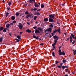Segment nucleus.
Listing matches in <instances>:
<instances>
[{
    "mask_svg": "<svg viewBox=\"0 0 76 76\" xmlns=\"http://www.w3.org/2000/svg\"><path fill=\"white\" fill-rule=\"evenodd\" d=\"M53 38L54 39H55L54 40V43L52 44V47H53V48L55 50L56 47H55V45H56V43L57 42V40L59 38L58 37V36H53Z\"/></svg>",
    "mask_w": 76,
    "mask_h": 76,
    "instance_id": "obj_1",
    "label": "nucleus"
},
{
    "mask_svg": "<svg viewBox=\"0 0 76 76\" xmlns=\"http://www.w3.org/2000/svg\"><path fill=\"white\" fill-rule=\"evenodd\" d=\"M51 31H52V29H51V28H50L49 29H47V30H45V32L47 34H48V32H51Z\"/></svg>",
    "mask_w": 76,
    "mask_h": 76,
    "instance_id": "obj_2",
    "label": "nucleus"
},
{
    "mask_svg": "<svg viewBox=\"0 0 76 76\" xmlns=\"http://www.w3.org/2000/svg\"><path fill=\"white\" fill-rule=\"evenodd\" d=\"M55 16L56 15L55 14H51V15H49V17L50 18H52V19H54L55 18Z\"/></svg>",
    "mask_w": 76,
    "mask_h": 76,
    "instance_id": "obj_3",
    "label": "nucleus"
},
{
    "mask_svg": "<svg viewBox=\"0 0 76 76\" xmlns=\"http://www.w3.org/2000/svg\"><path fill=\"white\" fill-rule=\"evenodd\" d=\"M18 26L19 28L20 29H22L23 28V25L22 24V23H19V25H18Z\"/></svg>",
    "mask_w": 76,
    "mask_h": 76,
    "instance_id": "obj_4",
    "label": "nucleus"
},
{
    "mask_svg": "<svg viewBox=\"0 0 76 76\" xmlns=\"http://www.w3.org/2000/svg\"><path fill=\"white\" fill-rule=\"evenodd\" d=\"M49 22H52V23L53 22H55V21L54 20H53V19L50 18H49Z\"/></svg>",
    "mask_w": 76,
    "mask_h": 76,
    "instance_id": "obj_5",
    "label": "nucleus"
},
{
    "mask_svg": "<svg viewBox=\"0 0 76 76\" xmlns=\"http://www.w3.org/2000/svg\"><path fill=\"white\" fill-rule=\"evenodd\" d=\"M38 29V30H39V31H40L42 32H42H43V31H42V28H41V27H39L38 28H37Z\"/></svg>",
    "mask_w": 76,
    "mask_h": 76,
    "instance_id": "obj_6",
    "label": "nucleus"
},
{
    "mask_svg": "<svg viewBox=\"0 0 76 76\" xmlns=\"http://www.w3.org/2000/svg\"><path fill=\"white\" fill-rule=\"evenodd\" d=\"M29 3H34L35 2V0H30Z\"/></svg>",
    "mask_w": 76,
    "mask_h": 76,
    "instance_id": "obj_7",
    "label": "nucleus"
},
{
    "mask_svg": "<svg viewBox=\"0 0 76 76\" xmlns=\"http://www.w3.org/2000/svg\"><path fill=\"white\" fill-rule=\"evenodd\" d=\"M57 32V30H55L53 33H52L51 34L52 36H53V35H55V34H56V32Z\"/></svg>",
    "mask_w": 76,
    "mask_h": 76,
    "instance_id": "obj_8",
    "label": "nucleus"
},
{
    "mask_svg": "<svg viewBox=\"0 0 76 76\" xmlns=\"http://www.w3.org/2000/svg\"><path fill=\"white\" fill-rule=\"evenodd\" d=\"M33 37L34 38H35L36 39H38L39 38V37H36V36L35 35V34H33Z\"/></svg>",
    "mask_w": 76,
    "mask_h": 76,
    "instance_id": "obj_9",
    "label": "nucleus"
},
{
    "mask_svg": "<svg viewBox=\"0 0 76 76\" xmlns=\"http://www.w3.org/2000/svg\"><path fill=\"white\" fill-rule=\"evenodd\" d=\"M26 32H28V33H31V32L32 31H31V30H30L29 29H28L26 30Z\"/></svg>",
    "mask_w": 76,
    "mask_h": 76,
    "instance_id": "obj_10",
    "label": "nucleus"
},
{
    "mask_svg": "<svg viewBox=\"0 0 76 76\" xmlns=\"http://www.w3.org/2000/svg\"><path fill=\"white\" fill-rule=\"evenodd\" d=\"M34 6L35 7H39V5L38 4H37V3H35L34 4Z\"/></svg>",
    "mask_w": 76,
    "mask_h": 76,
    "instance_id": "obj_11",
    "label": "nucleus"
},
{
    "mask_svg": "<svg viewBox=\"0 0 76 76\" xmlns=\"http://www.w3.org/2000/svg\"><path fill=\"white\" fill-rule=\"evenodd\" d=\"M58 53H59V55H60V56H61V50L59 49V50L58 51Z\"/></svg>",
    "mask_w": 76,
    "mask_h": 76,
    "instance_id": "obj_12",
    "label": "nucleus"
},
{
    "mask_svg": "<svg viewBox=\"0 0 76 76\" xmlns=\"http://www.w3.org/2000/svg\"><path fill=\"white\" fill-rule=\"evenodd\" d=\"M39 31L37 29H36L35 31V34H38V33H39Z\"/></svg>",
    "mask_w": 76,
    "mask_h": 76,
    "instance_id": "obj_13",
    "label": "nucleus"
},
{
    "mask_svg": "<svg viewBox=\"0 0 76 76\" xmlns=\"http://www.w3.org/2000/svg\"><path fill=\"white\" fill-rule=\"evenodd\" d=\"M48 21V18H45L44 19V22H47V21Z\"/></svg>",
    "mask_w": 76,
    "mask_h": 76,
    "instance_id": "obj_14",
    "label": "nucleus"
},
{
    "mask_svg": "<svg viewBox=\"0 0 76 76\" xmlns=\"http://www.w3.org/2000/svg\"><path fill=\"white\" fill-rule=\"evenodd\" d=\"M11 19L12 20H15V17L14 16H13L11 17Z\"/></svg>",
    "mask_w": 76,
    "mask_h": 76,
    "instance_id": "obj_15",
    "label": "nucleus"
},
{
    "mask_svg": "<svg viewBox=\"0 0 76 76\" xmlns=\"http://www.w3.org/2000/svg\"><path fill=\"white\" fill-rule=\"evenodd\" d=\"M70 43H72V36H70Z\"/></svg>",
    "mask_w": 76,
    "mask_h": 76,
    "instance_id": "obj_16",
    "label": "nucleus"
},
{
    "mask_svg": "<svg viewBox=\"0 0 76 76\" xmlns=\"http://www.w3.org/2000/svg\"><path fill=\"white\" fill-rule=\"evenodd\" d=\"M7 29V28H5L4 29V30H3V31L4 32H6L7 31H6V29Z\"/></svg>",
    "mask_w": 76,
    "mask_h": 76,
    "instance_id": "obj_17",
    "label": "nucleus"
},
{
    "mask_svg": "<svg viewBox=\"0 0 76 76\" xmlns=\"http://www.w3.org/2000/svg\"><path fill=\"white\" fill-rule=\"evenodd\" d=\"M10 26V25L9 24H7L6 26V27L7 28H9Z\"/></svg>",
    "mask_w": 76,
    "mask_h": 76,
    "instance_id": "obj_18",
    "label": "nucleus"
},
{
    "mask_svg": "<svg viewBox=\"0 0 76 76\" xmlns=\"http://www.w3.org/2000/svg\"><path fill=\"white\" fill-rule=\"evenodd\" d=\"M16 16H18L19 15H20V13L19 12H16Z\"/></svg>",
    "mask_w": 76,
    "mask_h": 76,
    "instance_id": "obj_19",
    "label": "nucleus"
},
{
    "mask_svg": "<svg viewBox=\"0 0 76 76\" xmlns=\"http://www.w3.org/2000/svg\"><path fill=\"white\" fill-rule=\"evenodd\" d=\"M66 54L65 53L64 51H63L61 53V55H63V56H65Z\"/></svg>",
    "mask_w": 76,
    "mask_h": 76,
    "instance_id": "obj_20",
    "label": "nucleus"
},
{
    "mask_svg": "<svg viewBox=\"0 0 76 76\" xmlns=\"http://www.w3.org/2000/svg\"><path fill=\"white\" fill-rule=\"evenodd\" d=\"M29 17H30V18H33V17H34V15L32 14L31 15L29 14Z\"/></svg>",
    "mask_w": 76,
    "mask_h": 76,
    "instance_id": "obj_21",
    "label": "nucleus"
},
{
    "mask_svg": "<svg viewBox=\"0 0 76 76\" xmlns=\"http://www.w3.org/2000/svg\"><path fill=\"white\" fill-rule=\"evenodd\" d=\"M57 31L59 32V34H60V28H58V29L57 30Z\"/></svg>",
    "mask_w": 76,
    "mask_h": 76,
    "instance_id": "obj_22",
    "label": "nucleus"
},
{
    "mask_svg": "<svg viewBox=\"0 0 76 76\" xmlns=\"http://www.w3.org/2000/svg\"><path fill=\"white\" fill-rule=\"evenodd\" d=\"M44 5L43 4H41V8H44Z\"/></svg>",
    "mask_w": 76,
    "mask_h": 76,
    "instance_id": "obj_23",
    "label": "nucleus"
},
{
    "mask_svg": "<svg viewBox=\"0 0 76 76\" xmlns=\"http://www.w3.org/2000/svg\"><path fill=\"white\" fill-rule=\"evenodd\" d=\"M17 37L18 39H20V36H17Z\"/></svg>",
    "mask_w": 76,
    "mask_h": 76,
    "instance_id": "obj_24",
    "label": "nucleus"
},
{
    "mask_svg": "<svg viewBox=\"0 0 76 76\" xmlns=\"http://www.w3.org/2000/svg\"><path fill=\"white\" fill-rule=\"evenodd\" d=\"M9 15V12H7L5 14V16L6 17H7L8 15Z\"/></svg>",
    "mask_w": 76,
    "mask_h": 76,
    "instance_id": "obj_25",
    "label": "nucleus"
},
{
    "mask_svg": "<svg viewBox=\"0 0 76 76\" xmlns=\"http://www.w3.org/2000/svg\"><path fill=\"white\" fill-rule=\"evenodd\" d=\"M3 29V27H1L0 28V31L1 32Z\"/></svg>",
    "mask_w": 76,
    "mask_h": 76,
    "instance_id": "obj_26",
    "label": "nucleus"
},
{
    "mask_svg": "<svg viewBox=\"0 0 76 76\" xmlns=\"http://www.w3.org/2000/svg\"><path fill=\"white\" fill-rule=\"evenodd\" d=\"M11 4H12V2H10V1H9L8 3V6H10L11 5Z\"/></svg>",
    "mask_w": 76,
    "mask_h": 76,
    "instance_id": "obj_27",
    "label": "nucleus"
},
{
    "mask_svg": "<svg viewBox=\"0 0 76 76\" xmlns=\"http://www.w3.org/2000/svg\"><path fill=\"white\" fill-rule=\"evenodd\" d=\"M37 16H35L34 17V20H36V19H37Z\"/></svg>",
    "mask_w": 76,
    "mask_h": 76,
    "instance_id": "obj_28",
    "label": "nucleus"
},
{
    "mask_svg": "<svg viewBox=\"0 0 76 76\" xmlns=\"http://www.w3.org/2000/svg\"><path fill=\"white\" fill-rule=\"evenodd\" d=\"M15 40H16V42H19L20 41V40L18 39H15Z\"/></svg>",
    "mask_w": 76,
    "mask_h": 76,
    "instance_id": "obj_29",
    "label": "nucleus"
},
{
    "mask_svg": "<svg viewBox=\"0 0 76 76\" xmlns=\"http://www.w3.org/2000/svg\"><path fill=\"white\" fill-rule=\"evenodd\" d=\"M75 54H76V50L74 51L73 53V54L74 55H75Z\"/></svg>",
    "mask_w": 76,
    "mask_h": 76,
    "instance_id": "obj_30",
    "label": "nucleus"
},
{
    "mask_svg": "<svg viewBox=\"0 0 76 76\" xmlns=\"http://www.w3.org/2000/svg\"><path fill=\"white\" fill-rule=\"evenodd\" d=\"M25 15H28L29 14V13L28 11H26L25 13Z\"/></svg>",
    "mask_w": 76,
    "mask_h": 76,
    "instance_id": "obj_31",
    "label": "nucleus"
},
{
    "mask_svg": "<svg viewBox=\"0 0 76 76\" xmlns=\"http://www.w3.org/2000/svg\"><path fill=\"white\" fill-rule=\"evenodd\" d=\"M50 27H51V28H53V24H50Z\"/></svg>",
    "mask_w": 76,
    "mask_h": 76,
    "instance_id": "obj_32",
    "label": "nucleus"
},
{
    "mask_svg": "<svg viewBox=\"0 0 76 76\" xmlns=\"http://www.w3.org/2000/svg\"><path fill=\"white\" fill-rule=\"evenodd\" d=\"M57 66L58 68H59L60 69H61L62 67V66Z\"/></svg>",
    "mask_w": 76,
    "mask_h": 76,
    "instance_id": "obj_33",
    "label": "nucleus"
},
{
    "mask_svg": "<svg viewBox=\"0 0 76 76\" xmlns=\"http://www.w3.org/2000/svg\"><path fill=\"white\" fill-rule=\"evenodd\" d=\"M36 15H39V16H40V13L39 12H37L36 13Z\"/></svg>",
    "mask_w": 76,
    "mask_h": 76,
    "instance_id": "obj_34",
    "label": "nucleus"
},
{
    "mask_svg": "<svg viewBox=\"0 0 76 76\" xmlns=\"http://www.w3.org/2000/svg\"><path fill=\"white\" fill-rule=\"evenodd\" d=\"M52 54L53 56V57H55V55L54 52H53L52 53Z\"/></svg>",
    "mask_w": 76,
    "mask_h": 76,
    "instance_id": "obj_35",
    "label": "nucleus"
},
{
    "mask_svg": "<svg viewBox=\"0 0 76 76\" xmlns=\"http://www.w3.org/2000/svg\"><path fill=\"white\" fill-rule=\"evenodd\" d=\"M2 39H3V38L2 37L0 38V42H2Z\"/></svg>",
    "mask_w": 76,
    "mask_h": 76,
    "instance_id": "obj_36",
    "label": "nucleus"
},
{
    "mask_svg": "<svg viewBox=\"0 0 76 76\" xmlns=\"http://www.w3.org/2000/svg\"><path fill=\"white\" fill-rule=\"evenodd\" d=\"M29 17V15H27L26 18H28Z\"/></svg>",
    "mask_w": 76,
    "mask_h": 76,
    "instance_id": "obj_37",
    "label": "nucleus"
},
{
    "mask_svg": "<svg viewBox=\"0 0 76 76\" xmlns=\"http://www.w3.org/2000/svg\"><path fill=\"white\" fill-rule=\"evenodd\" d=\"M37 10V8H34L33 9V10H34V11H35V10Z\"/></svg>",
    "mask_w": 76,
    "mask_h": 76,
    "instance_id": "obj_38",
    "label": "nucleus"
},
{
    "mask_svg": "<svg viewBox=\"0 0 76 76\" xmlns=\"http://www.w3.org/2000/svg\"><path fill=\"white\" fill-rule=\"evenodd\" d=\"M16 21H12V23H16Z\"/></svg>",
    "mask_w": 76,
    "mask_h": 76,
    "instance_id": "obj_39",
    "label": "nucleus"
},
{
    "mask_svg": "<svg viewBox=\"0 0 76 76\" xmlns=\"http://www.w3.org/2000/svg\"><path fill=\"white\" fill-rule=\"evenodd\" d=\"M56 64H58V63H59V62H58V61H56Z\"/></svg>",
    "mask_w": 76,
    "mask_h": 76,
    "instance_id": "obj_40",
    "label": "nucleus"
},
{
    "mask_svg": "<svg viewBox=\"0 0 76 76\" xmlns=\"http://www.w3.org/2000/svg\"><path fill=\"white\" fill-rule=\"evenodd\" d=\"M63 62L64 63H66V60H64L63 61Z\"/></svg>",
    "mask_w": 76,
    "mask_h": 76,
    "instance_id": "obj_41",
    "label": "nucleus"
},
{
    "mask_svg": "<svg viewBox=\"0 0 76 76\" xmlns=\"http://www.w3.org/2000/svg\"><path fill=\"white\" fill-rule=\"evenodd\" d=\"M71 36H72V37H73V38H74V35L73 34H71Z\"/></svg>",
    "mask_w": 76,
    "mask_h": 76,
    "instance_id": "obj_42",
    "label": "nucleus"
},
{
    "mask_svg": "<svg viewBox=\"0 0 76 76\" xmlns=\"http://www.w3.org/2000/svg\"><path fill=\"white\" fill-rule=\"evenodd\" d=\"M44 45V44L43 43H42L40 44V45Z\"/></svg>",
    "mask_w": 76,
    "mask_h": 76,
    "instance_id": "obj_43",
    "label": "nucleus"
},
{
    "mask_svg": "<svg viewBox=\"0 0 76 76\" xmlns=\"http://www.w3.org/2000/svg\"><path fill=\"white\" fill-rule=\"evenodd\" d=\"M62 69H65V66H62Z\"/></svg>",
    "mask_w": 76,
    "mask_h": 76,
    "instance_id": "obj_44",
    "label": "nucleus"
},
{
    "mask_svg": "<svg viewBox=\"0 0 76 76\" xmlns=\"http://www.w3.org/2000/svg\"><path fill=\"white\" fill-rule=\"evenodd\" d=\"M75 40L73 41V42H72V44H75Z\"/></svg>",
    "mask_w": 76,
    "mask_h": 76,
    "instance_id": "obj_45",
    "label": "nucleus"
},
{
    "mask_svg": "<svg viewBox=\"0 0 76 76\" xmlns=\"http://www.w3.org/2000/svg\"><path fill=\"white\" fill-rule=\"evenodd\" d=\"M7 9L8 10H10V7H8L7 8Z\"/></svg>",
    "mask_w": 76,
    "mask_h": 76,
    "instance_id": "obj_46",
    "label": "nucleus"
},
{
    "mask_svg": "<svg viewBox=\"0 0 76 76\" xmlns=\"http://www.w3.org/2000/svg\"><path fill=\"white\" fill-rule=\"evenodd\" d=\"M60 65H61V67H62V66H63V63H61Z\"/></svg>",
    "mask_w": 76,
    "mask_h": 76,
    "instance_id": "obj_47",
    "label": "nucleus"
},
{
    "mask_svg": "<svg viewBox=\"0 0 76 76\" xmlns=\"http://www.w3.org/2000/svg\"><path fill=\"white\" fill-rule=\"evenodd\" d=\"M13 23H11V24H10V25H13Z\"/></svg>",
    "mask_w": 76,
    "mask_h": 76,
    "instance_id": "obj_48",
    "label": "nucleus"
},
{
    "mask_svg": "<svg viewBox=\"0 0 76 76\" xmlns=\"http://www.w3.org/2000/svg\"><path fill=\"white\" fill-rule=\"evenodd\" d=\"M67 71H68V69H66L65 71L66 72H67Z\"/></svg>",
    "mask_w": 76,
    "mask_h": 76,
    "instance_id": "obj_49",
    "label": "nucleus"
},
{
    "mask_svg": "<svg viewBox=\"0 0 76 76\" xmlns=\"http://www.w3.org/2000/svg\"><path fill=\"white\" fill-rule=\"evenodd\" d=\"M9 35H10V36L11 37V36H12V35H11L12 34L10 33H9Z\"/></svg>",
    "mask_w": 76,
    "mask_h": 76,
    "instance_id": "obj_50",
    "label": "nucleus"
},
{
    "mask_svg": "<svg viewBox=\"0 0 76 76\" xmlns=\"http://www.w3.org/2000/svg\"><path fill=\"white\" fill-rule=\"evenodd\" d=\"M2 2L3 3H5L4 1V0H3L2 1Z\"/></svg>",
    "mask_w": 76,
    "mask_h": 76,
    "instance_id": "obj_51",
    "label": "nucleus"
},
{
    "mask_svg": "<svg viewBox=\"0 0 76 76\" xmlns=\"http://www.w3.org/2000/svg\"><path fill=\"white\" fill-rule=\"evenodd\" d=\"M61 46H60L59 47V50H60L61 48Z\"/></svg>",
    "mask_w": 76,
    "mask_h": 76,
    "instance_id": "obj_52",
    "label": "nucleus"
},
{
    "mask_svg": "<svg viewBox=\"0 0 76 76\" xmlns=\"http://www.w3.org/2000/svg\"><path fill=\"white\" fill-rule=\"evenodd\" d=\"M65 68H68V66H66Z\"/></svg>",
    "mask_w": 76,
    "mask_h": 76,
    "instance_id": "obj_53",
    "label": "nucleus"
},
{
    "mask_svg": "<svg viewBox=\"0 0 76 76\" xmlns=\"http://www.w3.org/2000/svg\"><path fill=\"white\" fill-rule=\"evenodd\" d=\"M33 28H34V29H36V27H33Z\"/></svg>",
    "mask_w": 76,
    "mask_h": 76,
    "instance_id": "obj_54",
    "label": "nucleus"
},
{
    "mask_svg": "<svg viewBox=\"0 0 76 76\" xmlns=\"http://www.w3.org/2000/svg\"><path fill=\"white\" fill-rule=\"evenodd\" d=\"M69 38H68L66 40V41H68L69 40Z\"/></svg>",
    "mask_w": 76,
    "mask_h": 76,
    "instance_id": "obj_55",
    "label": "nucleus"
},
{
    "mask_svg": "<svg viewBox=\"0 0 76 76\" xmlns=\"http://www.w3.org/2000/svg\"><path fill=\"white\" fill-rule=\"evenodd\" d=\"M65 76H68V75H67V74H66L65 75Z\"/></svg>",
    "mask_w": 76,
    "mask_h": 76,
    "instance_id": "obj_56",
    "label": "nucleus"
},
{
    "mask_svg": "<svg viewBox=\"0 0 76 76\" xmlns=\"http://www.w3.org/2000/svg\"><path fill=\"white\" fill-rule=\"evenodd\" d=\"M62 6H65V5L64 4H62Z\"/></svg>",
    "mask_w": 76,
    "mask_h": 76,
    "instance_id": "obj_57",
    "label": "nucleus"
},
{
    "mask_svg": "<svg viewBox=\"0 0 76 76\" xmlns=\"http://www.w3.org/2000/svg\"><path fill=\"white\" fill-rule=\"evenodd\" d=\"M20 34H22V32H20Z\"/></svg>",
    "mask_w": 76,
    "mask_h": 76,
    "instance_id": "obj_58",
    "label": "nucleus"
},
{
    "mask_svg": "<svg viewBox=\"0 0 76 76\" xmlns=\"http://www.w3.org/2000/svg\"><path fill=\"white\" fill-rule=\"evenodd\" d=\"M38 4H39V5H40V3H38Z\"/></svg>",
    "mask_w": 76,
    "mask_h": 76,
    "instance_id": "obj_59",
    "label": "nucleus"
},
{
    "mask_svg": "<svg viewBox=\"0 0 76 76\" xmlns=\"http://www.w3.org/2000/svg\"><path fill=\"white\" fill-rule=\"evenodd\" d=\"M40 10H37V11H39Z\"/></svg>",
    "mask_w": 76,
    "mask_h": 76,
    "instance_id": "obj_60",
    "label": "nucleus"
},
{
    "mask_svg": "<svg viewBox=\"0 0 76 76\" xmlns=\"http://www.w3.org/2000/svg\"><path fill=\"white\" fill-rule=\"evenodd\" d=\"M38 22L37 21L36 22V23H37Z\"/></svg>",
    "mask_w": 76,
    "mask_h": 76,
    "instance_id": "obj_61",
    "label": "nucleus"
},
{
    "mask_svg": "<svg viewBox=\"0 0 76 76\" xmlns=\"http://www.w3.org/2000/svg\"><path fill=\"white\" fill-rule=\"evenodd\" d=\"M25 6H27V4H25Z\"/></svg>",
    "mask_w": 76,
    "mask_h": 76,
    "instance_id": "obj_62",
    "label": "nucleus"
},
{
    "mask_svg": "<svg viewBox=\"0 0 76 76\" xmlns=\"http://www.w3.org/2000/svg\"><path fill=\"white\" fill-rule=\"evenodd\" d=\"M75 26H76V23H75Z\"/></svg>",
    "mask_w": 76,
    "mask_h": 76,
    "instance_id": "obj_63",
    "label": "nucleus"
},
{
    "mask_svg": "<svg viewBox=\"0 0 76 76\" xmlns=\"http://www.w3.org/2000/svg\"><path fill=\"white\" fill-rule=\"evenodd\" d=\"M32 33H34V31H33L32 32Z\"/></svg>",
    "mask_w": 76,
    "mask_h": 76,
    "instance_id": "obj_64",
    "label": "nucleus"
}]
</instances>
